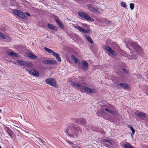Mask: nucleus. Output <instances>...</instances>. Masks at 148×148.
Masks as SVG:
<instances>
[{
    "label": "nucleus",
    "mask_w": 148,
    "mask_h": 148,
    "mask_svg": "<svg viewBox=\"0 0 148 148\" xmlns=\"http://www.w3.org/2000/svg\"><path fill=\"white\" fill-rule=\"evenodd\" d=\"M0 37L3 38V39H5V37L4 35L2 33L0 32Z\"/></svg>",
    "instance_id": "nucleus-32"
},
{
    "label": "nucleus",
    "mask_w": 148,
    "mask_h": 148,
    "mask_svg": "<svg viewBox=\"0 0 148 148\" xmlns=\"http://www.w3.org/2000/svg\"><path fill=\"white\" fill-rule=\"evenodd\" d=\"M66 141L68 142V143H69L71 145L73 144V143L70 141L67 140Z\"/></svg>",
    "instance_id": "nucleus-34"
},
{
    "label": "nucleus",
    "mask_w": 148,
    "mask_h": 148,
    "mask_svg": "<svg viewBox=\"0 0 148 148\" xmlns=\"http://www.w3.org/2000/svg\"><path fill=\"white\" fill-rule=\"evenodd\" d=\"M121 6L123 8H125L126 7V4L125 2H121Z\"/></svg>",
    "instance_id": "nucleus-29"
},
{
    "label": "nucleus",
    "mask_w": 148,
    "mask_h": 148,
    "mask_svg": "<svg viewBox=\"0 0 148 148\" xmlns=\"http://www.w3.org/2000/svg\"><path fill=\"white\" fill-rule=\"evenodd\" d=\"M0 148H2L0 145Z\"/></svg>",
    "instance_id": "nucleus-43"
},
{
    "label": "nucleus",
    "mask_w": 148,
    "mask_h": 148,
    "mask_svg": "<svg viewBox=\"0 0 148 148\" xmlns=\"http://www.w3.org/2000/svg\"><path fill=\"white\" fill-rule=\"evenodd\" d=\"M86 38L87 40L90 43H93V41L91 38L89 36L85 35Z\"/></svg>",
    "instance_id": "nucleus-24"
},
{
    "label": "nucleus",
    "mask_w": 148,
    "mask_h": 148,
    "mask_svg": "<svg viewBox=\"0 0 148 148\" xmlns=\"http://www.w3.org/2000/svg\"><path fill=\"white\" fill-rule=\"evenodd\" d=\"M123 70L124 71V72L126 73H127L128 72V71L127 69H123Z\"/></svg>",
    "instance_id": "nucleus-33"
},
{
    "label": "nucleus",
    "mask_w": 148,
    "mask_h": 148,
    "mask_svg": "<svg viewBox=\"0 0 148 148\" xmlns=\"http://www.w3.org/2000/svg\"><path fill=\"white\" fill-rule=\"evenodd\" d=\"M98 116H100L99 115V114H98Z\"/></svg>",
    "instance_id": "nucleus-44"
},
{
    "label": "nucleus",
    "mask_w": 148,
    "mask_h": 148,
    "mask_svg": "<svg viewBox=\"0 0 148 148\" xmlns=\"http://www.w3.org/2000/svg\"><path fill=\"white\" fill-rule=\"evenodd\" d=\"M26 14L28 16H30V14H29L28 13L26 12Z\"/></svg>",
    "instance_id": "nucleus-38"
},
{
    "label": "nucleus",
    "mask_w": 148,
    "mask_h": 148,
    "mask_svg": "<svg viewBox=\"0 0 148 148\" xmlns=\"http://www.w3.org/2000/svg\"><path fill=\"white\" fill-rule=\"evenodd\" d=\"M105 49L111 55L114 56L116 55V52L113 50H112L111 48L108 46H106L105 47Z\"/></svg>",
    "instance_id": "nucleus-10"
},
{
    "label": "nucleus",
    "mask_w": 148,
    "mask_h": 148,
    "mask_svg": "<svg viewBox=\"0 0 148 148\" xmlns=\"http://www.w3.org/2000/svg\"><path fill=\"white\" fill-rule=\"evenodd\" d=\"M60 26V28L61 29H64V25L61 23H60L59 25Z\"/></svg>",
    "instance_id": "nucleus-31"
},
{
    "label": "nucleus",
    "mask_w": 148,
    "mask_h": 148,
    "mask_svg": "<svg viewBox=\"0 0 148 148\" xmlns=\"http://www.w3.org/2000/svg\"><path fill=\"white\" fill-rule=\"evenodd\" d=\"M1 111H2L0 109V112H1Z\"/></svg>",
    "instance_id": "nucleus-42"
},
{
    "label": "nucleus",
    "mask_w": 148,
    "mask_h": 148,
    "mask_svg": "<svg viewBox=\"0 0 148 148\" xmlns=\"http://www.w3.org/2000/svg\"><path fill=\"white\" fill-rule=\"evenodd\" d=\"M101 142L103 143L108 142L111 145H112V143L111 141L107 139H103L102 140Z\"/></svg>",
    "instance_id": "nucleus-26"
},
{
    "label": "nucleus",
    "mask_w": 148,
    "mask_h": 148,
    "mask_svg": "<svg viewBox=\"0 0 148 148\" xmlns=\"http://www.w3.org/2000/svg\"><path fill=\"white\" fill-rule=\"evenodd\" d=\"M20 117H21V119H22V116H21H21H20Z\"/></svg>",
    "instance_id": "nucleus-41"
},
{
    "label": "nucleus",
    "mask_w": 148,
    "mask_h": 148,
    "mask_svg": "<svg viewBox=\"0 0 148 148\" xmlns=\"http://www.w3.org/2000/svg\"><path fill=\"white\" fill-rule=\"evenodd\" d=\"M74 120L75 122L80 125H82L84 127L86 126V120L82 118L80 119H75Z\"/></svg>",
    "instance_id": "nucleus-6"
},
{
    "label": "nucleus",
    "mask_w": 148,
    "mask_h": 148,
    "mask_svg": "<svg viewBox=\"0 0 148 148\" xmlns=\"http://www.w3.org/2000/svg\"><path fill=\"white\" fill-rule=\"evenodd\" d=\"M16 62L21 65L24 66L25 67H28L31 65L30 63L26 61L21 60H16Z\"/></svg>",
    "instance_id": "nucleus-7"
},
{
    "label": "nucleus",
    "mask_w": 148,
    "mask_h": 148,
    "mask_svg": "<svg viewBox=\"0 0 148 148\" xmlns=\"http://www.w3.org/2000/svg\"><path fill=\"white\" fill-rule=\"evenodd\" d=\"M105 110L109 113L112 114L116 115L117 114V112L116 111H113L110 109L106 108L105 109Z\"/></svg>",
    "instance_id": "nucleus-19"
},
{
    "label": "nucleus",
    "mask_w": 148,
    "mask_h": 148,
    "mask_svg": "<svg viewBox=\"0 0 148 148\" xmlns=\"http://www.w3.org/2000/svg\"><path fill=\"white\" fill-rule=\"evenodd\" d=\"M88 9L94 12H98V10L97 9H95L94 8H93L92 7V6L90 5H88Z\"/></svg>",
    "instance_id": "nucleus-17"
},
{
    "label": "nucleus",
    "mask_w": 148,
    "mask_h": 148,
    "mask_svg": "<svg viewBox=\"0 0 148 148\" xmlns=\"http://www.w3.org/2000/svg\"><path fill=\"white\" fill-rule=\"evenodd\" d=\"M136 58V56L132 55V59H135Z\"/></svg>",
    "instance_id": "nucleus-35"
},
{
    "label": "nucleus",
    "mask_w": 148,
    "mask_h": 148,
    "mask_svg": "<svg viewBox=\"0 0 148 148\" xmlns=\"http://www.w3.org/2000/svg\"><path fill=\"white\" fill-rule=\"evenodd\" d=\"M123 146L125 148H134L133 146L130 143H128L124 144Z\"/></svg>",
    "instance_id": "nucleus-20"
},
{
    "label": "nucleus",
    "mask_w": 148,
    "mask_h": 148,
    "mask_svg": "<svg viewBox=\"0 0 148 148\" xmlns=\"http://www.w3.org/2000/svg\"><path fill=\"white\" fill-rule=\"evenodd\" d=\"M130 7L131 10H133L134 9V4L133 3H131L130 4Z\"/></svg>",
    "instance_id": "nucleus-30"
},
{
    "label": "nucleus",
    "mask_w": 148,
    "mask_h": 148,
    "mask_svg": "<svg viewBox=\"0 0 148 148\" xmlns=\"http://www.w3.org/2000/svg\"><path fill=\"white\" fill-rule=\"evenodd\" d=\"M43 63L48 64H57L56 61L51 60H44L43 61Z\"/></svg>",
    "instance_id": "nucleus-11"
},
{
    "label": "nucleus",
    "mask_w": 148,
    "mask_h": 148,
    "mask_svg": "<svg viewBox=\"0 0 148 148\" xmlns=\"http://www.w3.org/2000/svg\"><path fill=\"white\" fill-rule=\"evenodd\" d=\"M147 95H148V88H147Z\"/></svg>",
    "instance_id": "nucleus-40"
},
{
    "label": "nucleus",
    "mask_w": 148,
    "mask_h": 148,
    "mask_svg": "<svg viewBox=\"0 0 148 148\" xmlns=\"http://www.w3.org/2000/svg\"><path fill=\"white\" fill-rule=\"evenodd\" d=\"M78 14L82 19L91 21L93 22L94 19L91 17L86 13L82 12H78Z\"/></svg>",
    "instance_id": "nucleus-3"
},
{
    "label": "nucleus",
    "mask_w": 148,
    "mask_h": 148,
    "mask_svg": "<svg viewBox=\"0 0 148 148\" xmlns=\"http://www.w3.org/2000/svg\"><path fill=\"white\" fill-rule=\"evenodd\" d=\"M48 26L50 29H51L52 30H57L56 27L55 26L51 24H48Z\"/></svg>",
    "instance_id": "nucleus-22"
},
{
    "label": "nucleus",
    "mask_w": 148,
    "mask_h": 148,
    "mask_svg": "<svg viewBox=\"0 0 148 148\" xmlns=\"http://www.w3.org/2000/svg\"><path fill=\"white\" fill-rule=\"evenodd\" d=\"M108 23H111V21H108Z\"/></svg>",
    "instance_id": "nucleus-39"
},
{
    "label": "nucleus",
    "mask_w": 148,
    "mask_h": 148,
    "mask_svg": "<svg viewBox=\"0 0 148 148\" xmlns=\"http://www.w3.org/2000/svg\"><path fill=\"white\" fill-rule=\"evenodd\" d=\"M56 21L58 24V25H59L61 22L58 20H56Z\"/></svg>",
    "instance_id": "nucleus-36"
},
{
    "label": "nucleus",
    "mask_w": 148,
    "mask_h": 148,
    "mask_svg": "<svg viewBox=\"0 0 148 148\" xmlns=\"http://www.w3.org/2000/svg\"><path fill=\"white\" fill-rule=\"evenodd\" d=\"M14 148L13 147V148Z\"/></svg>",
    "instance_id": "nucleus-45"
},
{
    "label": "nucleus",
    "mask_w": 148,
    "mask_h": 148,
    "mask_svg": "<svg viewBox=\"0 0 148 148\" xmlns=\"http://www.w3.org/2000/svg\"><path fill=\"white\" fill-rule=\"evenodd\" d=\"M27 71H28L29 73H30L33 76L38 77L39 76V74L37 71L33 69H30L28 70L27 69H26Z\"/></svg>",
    "instance_id": "nucleus-8"
},
{
    "label": "nucleus",
    "mask_w": 148,
    "mask_h": 148,
    "mask_svg": "<svg viewBox=\"0 0 148 148\" xmlns=\"http://www.w3.org/2000/svg\"><path fill=\"white\" fill-rule=\"evenodd\" d=\"M74 27L78 29L80 32H83L85 33H88L89 32L88 30L84 29L78 25L75 26Z\"/></svg>",
    "instance_id": "nucleus-13"
},
{
    "label": "nucleus",
    "mask_w": 148,
    "mask_h": 148,
    "mask_svg": "<svg viewBox=\"0 0 148 148\" xmlns=\"http://www.w3.org/2000/svg\"><path fill=\"white\" fill-rule=\"evenodd\" d=\"M44 49L46 51L49 53H52L53 54V52H54L51 49L46 47H44Z\"/></svg>",
    "instance_id": "nucleus-23"
},
{
    "label": "nucleus",
    "mask_w": 148,
    "mask_h": 148,
    "mask_svg": "<svg viewBox=\"0 0 148 148\" xmlns=\"http://www.w3.org/2000/svg\"><path fill=\"white\" fill-rule=\"evenodd\" d=\"M29 57H30L32 59H36L37 58L36 56L34 55L33 54L29 53Z\"/></svg>",
    "instance_id": "nucleus-27"
},
{
    "label": "nucleus",
    "mask_w": 148,
    "mask_h": 148,
    "mask_svg": "<svg viewBox=\"0 0 148 148\" xmlns=\"http://www.w3.org/2000/svg\"><path fill=\"white\" fill-rule=\"evenodd\" d=\"M71 84L73 86L77 88H79L80 87V85L78 83H75L74 82H72Z\"/></svg>",
    "instance_id": "nucleus-25"
},
{
    "label": "nucleus",
    "mask_w": 148,
    "mask_h": 148,
    "mask_svg": "<svg viewBox=\"0 0 148 148\" xmlns=\"http://www.w3.org/2000/svg\"><path fill=\"white\" fill-rule=\"evenodd\" d=\"M6 53L8 55L14 57H19V55L18 53H14L13 51L10 52L7 51L6 52Z\"/></svg>",
    "instance_id": "nucleus-15"
},
{
    "label": "nucleus",
    "mask_w": 148,
    "mask_h": 148,
    "mask_svg": "<svg viewBox=\"0 0 148 148\" xmlns=\"http://www.w3.org/2000/svg\"><path fill=\"white\" fill-rule=\"evenodd\" d=\"M82 132V130L80 127L76 126L71 123L69 124V126L65 131L66 135L72 138L80 136L81 135Z\"/></svg>",
    "instance_id": "nucleus-1"
},
{
    "label": "nucleus",
    "mask_w": 148,
    "mask_h": 148,
    "mask_svg": "<svg viewBox=\"0 0 148 148\" xmlns=\"http://www.w3.org/2000/svg\"><path fill=\"white\" fill-rule=\"evenodd\" d=\"M125 41L127 43L131 45L134 48H135L139 54L142 52L141 48L137 44V43L134 42L131 39L129 38L125 39Z\"/></svg>",
    "instance_id": "nucleus-2"
},
{
    "label": "nucleus",
    "mask_w": 148,
    "mask_h": 148,
    "mask_svg": "<svg viewBox=\"0 0 148 148\" xmlns=\"http://www.w3.org/2000/svg\"><path fill=\"white\" fill-rule=\"evenodd\" d=\"M12 11L15 15H17L18 16L22 18L26 19V16H25V14L21 11L16 9H12Z\"/></svg>",
    "instance_id": "nucleus-4"
},
{
    "label": "nucleus",
    "mask_w": 148,
    "mask_h": 148,
    "mask_svg": "<svg viewBox=\"0 0 148 148\" xmlns=\"http://www.w3.org/2000/svg\"><path fill=\"white\" fill-rule=\"evenodd\" d=\"M45 82L50 85L56 87L57 85L56 80L52 78H48L45 80Z\"/></svg>",
    "instance_id": "nucleus-5"
},
{
    "label": "nucleus",
    "mask_w": 148,
    "mask_h": 148,
    "mask_svg": "<svg viewBox=\"0 0 148 148\" xmlns=\"http://www.w3.org/2000/svg\"><path fill=\"white\" fill-rule=\"evenodd\" d=\"M134 114L141 118H144L145 117L146 114L143 112L136 111L134 112Z\"/></svg>",
    "instance_id": "nucleus-12"
},
{
    "label": "nucleus",
    "mask_w": 148,
    "mask_h": 148,
    "mask_svg": "<svg viewBox=\"0 0 148 148\" xmlns=\"http://www.w3.org/2000/svg\"><path fill=\"white\" fill-rule=\"evenodd\" d=\"M71 57L75 63H78L80 62L79 60L74 55H71Z\"/></svg>",
    "instance_id": "nucleus-21"
},
{
    "label": "nucleus",
    "mask_w": 148,
    "mask_h": 148,
    "mask_svg": "<svg viewBox=\"0 0 148 148\" xmlns=\"http://www.w3.org/2000/svg\"><path fill=\"white\" fill-rule=\"evenodd\" d=\"M82 68L84 71H86L88 69V63L85 61H82Z\"/></svg>",
    "instance_id": "nucleus-14"
},
{
    "label": "nucleus",
    "mask_w": 148,
    "mask_h": 148,
    "mask_svg": "<svg viewBox=\"0 0 148 148\" xmlns=\"http://www.w3.org/2000/svg\"><path fill=\"white\" fill-rule=\"evenodd\" d=\"M52 55L56 58V59L59 62H61V58L60 57V55L58 53L55 52H53Z\"/></svg>",
    "instance_id": "nucleus-16"
},
{
    "label": "nucleus",
    "mask_w": 148,
    "mask_h": 148,
    "mask_svg": "<svg viewBox=\"0 0 148 148\" xmlns=\"http://www.w3.org/2000/svg\"><path fill=\"white\" fill-rule=\"evenodd\" d=\"M129 127L130 128L131 131H132V133L131 134V136L132 137H133V135H134V134L135 133V130L131 126H129Z\"/></svg>",
    "instance_id": "nucleus-28"
},
{
    "label": "nucleus",
    "mask_w": 148,
    "mask_h": 148,
    "mask_svg": "<svg viewBox=\"0 0 148 148\" xmlns=\"http://www.w3.org/2000/svg\"><path fill=\"white\" fill-rule=\"evenodd\" d=\"M8 133L10 136H11V132L10 131L9 132H8Z\"/></svg>",
    "instance_id": "nucleus-37"
},
{
    "label": "nucleus",
    "mask_w": 148,
    "mask_h": 148,
    "mask_svg": "<svg viewBox=\"0 0 148 148\" xmlns=\"http://www.w3.org/2000/svg\"><path fill=\"white\" fill-rule=\"evenodd\" d=\"M84 89V90L87 92H89L90 93H95V91L94 89H92L87 86H82L80 90L82 91V90Z\"/></svg>",
    "instance_id": "nucleus-9"
},
{
    "label": "nucleus",
    "mask_w": 148,
    "mask_h": 148,
    "mask_svg": "<svg viewBox=\"0 0 148 148\" xmlns=\"http://www.w3.org/2000/svg\"><path fill=\"white\" fill-rule=\"evenodd\" d=\"M117 85L118 86H120L122 87L125 88L127 89L129 88L130 86L128 84L122 83H120L119 84H117Z\"/></svg>",
    "instance_id": "nucleus-18"
}]
</instances>
